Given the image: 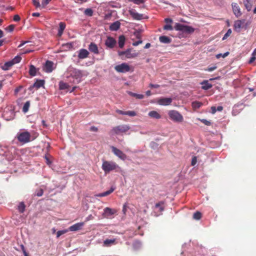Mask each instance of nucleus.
Returning a JSON list of instances; mask_svg holds the SVG:
<instances>
[{
	"mask_svg": "<svg viewBox=\"0 0 256 256\" xmlns=\"http://www.w3.org/2000/svg\"><path fill=\"white\" fill-rule=\"evenodd\" d=\"M84 222H81L73 224L68 228V231L74 232L78 230L84 226Z\"/></svg>",
	"mask_w": 256,
	"mask_h": 256,
	"instance_id": "4468645a",
	"label": "nucleus"
},
{
	"mask_svg": "<svg viewBox=\"0 0 256 256\" xmlns=\"http://www.w3.org/2000/svg\"><path fill=\"white\" fill-rule=\"evenodd\" d=\"M129 2H134L136 4H140L144 3V0H128Z\"/></svg>",
	"mask_w": 256,
	"mask_h": 256,
	"instance_id": "79ce46f5",
	"label": "nucleus"
},
{
	"mask_svg": "<svg viewBox=\"0 0 256 256\" xmlns=\"http://www.w3.org/2000/svg\"><path fill=\"white\" fill-rule=\"evenodd\" d=\"M160 41L164 44H170L172 42L171 38L167 36H161L159 38Z\"/></svg>",
	"mask_w": 256,
	"mask_h": 256,
	"instance_id": "412c9836",
	"label": "nucleus"
},
{
	"mask_svg": "<svg viewBox=\"0 0 256 256\" xmlns=\"http://www.w3.org/2000/svg\"><path fill=\"white\" fill-rule=\"evenodd\" d=\"M202 217V214L199 212H194L193 214V218L196 220H199Z\"/></svg>",
	"mask_w": 256,
	"mask_h": 256,
	"instance_id": "4c0bfd02",
	"label": "nucleus"
},
{
	"mask_svg": "<svg viewBox=\"0 0 256 256\" xmlns=\"http://www.w3.org/2000/svg\"><path fill=\"white\" fill-rule=\"evenodd\" d=\"M142 42V40H138V41H136V42H134L132 43V45H133L134 46H138V44H141Z\"/></svg>",
	"mask_w": 256,
	"mask_h": 256,
	"instance_id": "603ef678",
	"label": "nucleus"
},
{
	"mask_svg": "<svg viewBox=\"0 0 256 256\" xmlns=\"http://www.w3.org/2000/svg\"><path fill=\"white\" fill-rule=\"evenodd\" d=\"M168 116L170 118L176 122H182L183 120V116L176 110H170L168 112Z\"/></svg>",
	"mask_w": 256,
	"mask_h": 256,
	"instance_id": "423d86ee",
	"label": "nucleus"
},
{
	"mask_svg": "<svg viewBox=\"0 0 256 256\" xmlns=\"http://www.w3.org/2000/svg\"><path fill=\"white\" fill-rule=\"evenodd\" d=\"M105 44L108 47L113 48L116 44V41L111 37H108Z\"/></svg>",
	"mask_w": 256,
	"mask_h": 256,
	"instance_id": "2eb2a0df",
	"label": "nucleus"
},
{
	"mask_svg": "<svg viewBox=\"0 0 256 256\" xmlns=\"http://www.w3.org/2000/svg\"><path fill=\"white\" fill-rule=\"evenodd\" d=\"M22 58L20 56H16L12 60V62H14V64H15L18 63L20 62Z\"/></svg>",
	"mask_w": 256,
	"mask_h": 256,
	"instance_id": "ea45409f",
	"label": "nucleus"
},
{
	"mask_svg": "<svg viewBox=\"0 0 256 256\" xmlns=\"http://www.w3.org/2000/svg\"><path fill=\"white\" fill-rule=\"evenodd\" d=\"M94 218V217L92 216V214H90L86 218L85 222H86L89 220H92Z\"/></svg>",
	"mask_w": 256,
	"mask_h": 256,
	"instance_id": "3c124183",
	"label": "nucleus"
},
{
	"mask_svg": "<svg viewBox=\"0 0 256 256\" xmlns=\"http://www.w3.org/2000/svg\"><path fill=\"white\" fill-rule=\"evenodd\" d=\"M32 3L36 8L41 7L40 3L37 0H32Z\"/></svg>",
	"mask_w": 256,
	"mask_h": 256,
	"instance_id": "a18cd8bd",
	"label": "nucleus"
},
{
	"mask_svg": "<svg viewBox=\"0 0 256 256\" xmlns=\"http://www.w3.org/2000/svg\"><path fill=\"white\" fill-rule=\"evenodd\" d=\"M202 105V102L198 101L194 102L192 104V108L194 109L199 108Z\"/></svg>",
	"mask_w": 256,
	"mask_h": 256,
	"instance_id": "473e14b6",
	"label": "nucleus"
},
{
	"mask_svg": "<svg viewBox=\"0 0 256 256\" xmlns=\"http://www.w3.org/2000/svg\"><path fill=\"white\" fill-rule=\"evenodd\" d=\"M68 232V230H58L56 233L57 238L60 237L62 234H64Z\"/></svg>",
	"mask_w": 256,
	"mask_h": 256,
	"instance_id": "58836bf2",
	"label": "nucleus"
},
{
	"mask_svg": "<svg viewBox=\"0 0 256 256\" xmlns=\"http://www.w3.org/2000/svg\"><path fill=\"white\" fill-rule=\"evenodd\" d=\"M45 159L46 160V162L48 164H51V162L50 161L48 156H45Z\"/></svg>",
	"mask_w": 256,
	"mask_h": 256,
	"instance_id": "13d9d810",
	"label": "nucleus"
},
{
	"mask_svg": "<svg viewBox=\"0 0 256 256\" xmlns=\"http://www.w3.org/2000/svg\"><path fill=\"white\" fill-rule=\"evenodd\" d=\"M245 23V20H237L234 23V28L235 30H237L244 26Z\"/></svg>",
	"mask_w": 256,
	"mask_h": 256,
	"instance_id": "f3484780",
	"label": "nucleus"
},
{
	"mask_svg": "<svg viewBox=\"0 0 256 256\" xmlns=\"http://www.w3.org/2000/svg\"><path fill=\"white\" fill-rule=\"evenodd\" d=\"M125 42V38L124 36L122 35L118 38V46L120 48H122L124 46Z\"/></svg>",
	"mask_w": 256,
	"mask_h": 256,
	"instance_id": "bb28decb",
	"label": "nucleus"
},
{
	"mask_svg": "<svg viewBox=\"0 0 256 256\" xmlns=\"http://www.w3.org/2000/svg\"><path fill=\"white\" fill-rule=\"evenodd\" d=\"M36 73V67L33 65H30V66L29 74L32 76H35Z\"/></svg>",
	"mask_w": 256,
	"mask_h": 256,
	"instance_id": "cd10ccee",
	"label": "nucleus"
},
{
	"mask_svg": "<svg viewBox=\"0 0 256 256\" xmlns=\"http://www.w3.org/2000/svg\"><path fill=\"white\" fill-rule=\"evenodd\" d=\"M126 115H128L130 116H134L136 115V114L134 111H126Z\"/></svg>",
	"mask_w": 256,
	"mask_h": 256,
	"instance_id": "37998d69",
	"label": "nucleus"
},
{
	"mask_svg": "<svg viewBox=\"0 0 256 256\" xmlns=\"http://www.w3.org/2000/svg\"><path fill=\"white\" fill-rule=\"evenodd\" d=\"M202 89L207 90L212 88V86L211 84L208 82H204L202 83Z\"/></svg>",
	"mask_w": 256,
	"mask_h": 256,
	"instance_id": "c756f323",
	"label": "nucleus"
},
{
	"mask_svg": "<svg viewBox=\"0 0 256 256\" xmlns=\"http://www.w3.org/2000/svg\"><path fill=\"white\" fill-rule=\"evenodd\" d=\"M89 52L86 49H81L80 50L78 57L80 59H84L88 56Z\"/></svg>",
	"mask_w": 256,
	"mask_h": 256,
	"instance_id": "a211bd4d",
	"label": "nucleus"
},
{
	"mask_svg": "<svg viewBox=\"0 0 256 256\" xmlns=\"http://www.w3.org/2000/svg\"><path fill=\"white\" fill-rule=\"evenodd\" d=\"M130 129V126L128 124H121L116 126L112 128L110 132V135H122L126 134Z\"/></svg>",
	"mask_w": 256,
	"mask_h": 256,
	"instance_id": "7ed1b4c3",
	"label": "nucleus"
},
{
	"mask_svg": "<svg viewBox=\"0 0 256 256\" xmlns=\"http://www.w3.org/2000/svg\"><path fill=\"white\" fill-rule=\"evenodd\" d=\"M90 130L92 131V132H98V128L96 127L93 126L90 127Z\"/></svg>",
	"mask_w": 256,
	"mask_h": 256,
	"instance_id": "4d7b16f0",
	"label": "nucleus"
},
{
	"mask_svg": "<svg viewBox=\"0 0 256 256\" xmlns=\"http://www.w3.org/2000/svg\"><path fill=\"white\" fill-rule=\"evenodd\" d=\"M232 6L234 14L236 17L240 16L242 15V12L238 5L236 3H232Z\"/></svg>",
	"mask_w": 256,
	"mask_h": 256,
	"instance_id": "9b49d317",
	"label": "nucleus"
},
{
	"mask_svg": "<svg viewBox=\"0 0 256 256\" xmlns=\"http://www.w3.org/2000/svg\"><path fill=\"white\" fill-rule=\"evenodd\" d=\"M243 2L246 9L248 11H250L252 8V4L250 2V0H243Z\"/></svg>",
	"mask_w": 256,
	"mask_h": 256,
	"instance_id": "a878e982",
	"label": "nucleus"
},
{
	"mask_svg": "<svg viewBox=\"0 0 256 256\" xmlns=\"http://www.w3.org/2000/svg\"><path fill=\"white\" fill-rule=\"evenodd\" d=\"M117 212V210L114 208H111L108 207H106L104 208L102 216L106 218H110V216L114 214Z\"/></svg>",
	"mask_w": 256,
	"mask_h": 256,
	"instance_id": "6e6552de",
	"label": "nucleus"
},
{
	"mask_svg": "<svg viewBox=\"0 0 256 256\" xmlns=\"http://www.w3.org/2000/svg\"><path fill=\"white\" fill-rule=\"evenodd\" d=\"M102 168L105 174H108L110 171L118 168L119 166L114 162L104 160L102 162Z\"/></svg>",
	"mask_w": 256,
	"mask_h": 256,
	"instance_id": "20e7f679",
	"label": "nucleus"
},
{
	"mask_svg": "<svg viewBox=\"0 0 256 256\" xmlns=\"http://www.w3.org/2000/svg\"><path fill=\"white\" fill-rule=\"evenodd\" d=\"M126 57L128 58H134L138 56L136 53H131V49L126 50Z\"/></svg>",
	"mask_w": 256,
	"mask_h": 256,
	"instance_id": "393cba45",
	"label": "nucleus"
},
{
	"mask_svg": "<svg viewBox=\"0 0 256 256\" xmlns=\"http://www.w3.org/2000/svg\"><path fill=\"white\" fill-rule=\"evenodd\" d=\"M149 86L151 88H158L160 86L159 84H149Z\"/></svg>",
	"mask_w": 256,
	"mask_h": 256,
	"instance_id": "864d4df0",
	"label": "nucleus"
},
{
	"mask_svg": "<svg viewBox=\"0 0 256 256\" xmlns=\"http://www.w3.org/2000/svg\"><path fill=\"white\" fill-rule=\"evenodd\" d=\"M222 57V58H224V54H218L216 56V57L218 58H220V57Z\"/></svg>",
	"mask_w": 256,
	"mask_h": 256,
	"instance_id": "69168bd1",
	"label": "nucleus"
},
{
	"mask_svg": "<svg viewBox=\"0 0 256 256\" xmlns=\"http://www.w3.org/2000/svg\"><path fill=\"white\" fill-rule=\"evenodd\" d=\"M59 88L60 90H66L69 88V85L62 81L59 82Z\"/></svg>",
	"mask_w": 256,
	"mask_h": 256,
	"instance_id": "7c9ffc66",
	"label": "nucleus"
},
{
	"mask_svg": "<svg viewBox=\"0 0 256 256\" xmlns=\"http://www.w3.org/2000/svg\"><path fill=\"white\" fill-rule=\"evenodd\" d=\"M116 112L120 114L126 115V112L122 111V110H116Z\"/></svg>",
	"mask_w": 256,
	"mask_h": 256,
	"instance_id": "6e6d98bb",
	"label": "nucleus"
},
{
	"mask_svg": "<svg viewBox=\"0 0 256 256\" xmlns=\"http://www.w3.org/2000/svg\"><path fill=\"white\" fill-rule=\"evenodd\" d=\"M150 46V43H147V44L145 45V46H144V48H148Z\"/></svg>",
	"mask_w": 256,
	"mask_h": 256,
	"instance_id": "338daca9",
	"label": "nucleus"
},
{
	"mask_svg": "<svg viewBox=\"0 0 256 256\" xmlns=\"http://www.w3.org/2000/svg\"><path fill=\"white\" fill-rule=\"evenodd\" d=\"M148 116L152 118L156 119H160L161 118V116L156 111L152 110L149 112Z\"/></svg>",
	"mask_w": 256,
	"mask_h": 256,
	"instance_id": "4be33fe9",
	"label": "nucleus"
},
{
	"mask_svg": "<svg viewBox=\"0 0 256 256\" xmlns=\"http://www.w3.org/2000/svg\"><path fill=\"white\" fill-rule=\"evenodd\" d=\"M25 208H26V205L24 204V202H20L18 206V212L20 213H23L25 210Z\"/></svg>",
	"mask_w": 256,
	"mask_h": 256,
	"instance_id": "c85d7f7f",
	"label": "nucleus"
},
{
	"mask_svg": "<svg viewBox=\"0 0 256 256\" xmlns=\"http://www.w3.org/2000/svg\"><path fill=\"white\" fill-rule=\"evenodd\" d=\"M76 2H86L88 0H73Z\"/></svg>",
	"mask_w": 256,
	"mask_h": 256,
	"instance_id": "e2e57ef3",
	"label": "nucleus"
},
{
	"mask_svg": "<svg viewBox=\"0 0 256 256\" xmlns=\"http://www.w3.org/2000/svg\"><path fill=\"white\" fill-rule=\"evenodd\" d=\"M30 106V102L29 101H27L24 104L22 108V111L24 113L26 112L29 109Z\"/></svg>",
	"mask_w": 256,
	"mask_h": 256,
	"instance_id": "72a5a7b5",
	"label": "nucleus"
},
{
	"mask_svg": "<svg viewBox=\"0 0 256 256\" xmlns=\"http://www.w3.org/2000/svg\"><path fill=\"white\" fill-rule=\"evenodd\" d=\"M112 152L120 159L124 160L126 158V155L116 148L112 146Z\"/></svg>",
	"mask_w": 256,
	"mask_h": 256,
	"instance_id": "1a4fd4ad",
	"label": "nucleus"
},
{
	"mask_svg": "<svg viewBox=\"0 0 256 256\" xmlns=\"http://www.w3.org/2000/svg\"><path fill=\"white\" fill-rule=\"evenodd\" d=\"M114 69L116 72L122 73H125L130 70V66L126 63H122L117 65L114 67Z\"/></svg>",
	"mask_w": 256,
	"mask_h": 256,
	"instance_id": "0eeeda50",
	"label": "nucleus"
},
{
	"mask_svg": "<svg viewBox=\"0 0 256 256\" xmlns=\"http://www.w3.org/2000/svg\"><path fill=\"white\" fill-rule=\"evenodd\" d=\"M44 194V191L42 189H40L36 193V195L38 196H42Z\"/></svg>",
	"mask_w": 256,
	"mask_h": 256,
	"instance_id": "09e8293b",
	"label": "nucleus"
},
{
	"mask_svg": "<svg viewBox=\"0 0 256 256\" xmlns=\"http://www.w3.org/2000/svg\"><path fill=\"white\" fill-rule=\"evenodd\" d=\"M85 15L89 16H91L93 14V10L91 8H86L84 12Z\"/></svg>",
	"mask_w": 256,
	"mask_h": 256,
	"instance_id": "c9c22d12",
	"label": "nucleus"
},
{
	"mask_svg": "<svg viewBox=\"0 0 256 256\" xmlns=\"http://www.w3.org/2000/svg\"><path fill=\"white\" fill-rule=\"evenodd\" d=\"M130 94L132 96L135 97L138 99H142L144 98V96L142 94H137L134 93L132 92H130Z\"/></svg>",
	"mask_w": 256,
	"mask_h": 256,
	"instance_id": "f704fd0d",
	"label": "nucleus"
},
{
	"mask_svg": "<svg viewBox=\"0 0 256 256\" xmlns=\"http://www.w3.org/2000/svg\"><path fill=\"white\" fill-rule=\"evenodd\" d=\"M120 26V23L118 21H116L110 24V28L111 30L116 31L118 30Z\"/></svg>",
	"mask_w": 256,
	"mask_h": 256,
	"instance_id": "aec40b11",
	"label": "nucleus"
},
{
	"mask_svg": "<svg viewBox=\"0 0 256 256\" xmlns=\"http://www.w3.org/2000/svg\"><path fill=\"white\" fill-rule=\"evenodd\" d=\"M132 18L136 20H140L143 18V14H140L134 9H130L128 10Z\"/></svg>",
	"mask_w": 256,
	"mask_h": 256,
	"instance_id": "9d476101",
	"label": "nucleus"
},
{
	"mask_svg": "<svg viewBox=\"0 0 256 256\" xmlns=\"http://www.w3.org/2000/svg\"><path fill=\"white\" fill-rule=\"evenodd\" d=\"M255 60H256V57L254 56H252L249 60V63L250 64L252 63V62H254Z\"/></svg>",
	"mask_w": 256,
	"mask_h": 256,
	"instance_id": "052dcab7",
	"label": "nucleus"
},
{
	"mask_svg": "<svg viewBox=\"0 0 256 256\" xmlns=\"http://www.w3.org/2000/svg\"><path fill=\"white\" fill-rule=\"evenodd\" d=\"M196 162H197L196 157L194 156L192 160V162H191L192 166H194L196 164Z\"/></svg>",
	"mask_w": 256,
	"mask_h": 256,
	"instance_id": "8fccbe9b",
	"label": "nucleus"
},
{
	"mask_svg": "<svg viewBox=\"0 0 256 256\" xmlns=\"http://www.w3.org/2000/svg\"><path fill=\"white\" fill-rule=\"evenodd\" d=\"M44 84V80H37L32 86L30 87V90H32L34 88H36V89L40 88Z\"/></svg>",
	"mask_w": 256,
	"mask_h": 256,
	"instance_id": "dca6fc26",
	"label": "nucleus"
},
{
	"mask_svg": "<svg viewBox=\"0 0 256 256\" xmlns=\"http://www.w3.org/2000/svg\"><path fill=\"white\" fill-rule=\"evenodd\" d=\"M126 50L124 52H119L120 56H122V55H126Z\"/></svg>",
	"mask_w": 256,
	"mask_h": 256,
	"instance_id": "774afa93",
	"label": "nucleus"
},
{
	"mask_svg": "<svg viewBox=\"0 0 256 256\" xmlns=\"http://www.w3.org/2000/svg\"><path fill=\"white\" fill-rule=\"evenodd\" d=\"M14 26L13 24H11L9 26L6 30H8V32H12L14 30Z\"/></svg>",
	"mask_w": 256,
	"mask_h": 256,
	"instance_id": "de8ad7c7",
	"label": "nucleus"
},
{
	"mask_svg": "<svg viewBox=\"0 0 256 256\" xmlns=\"http://www.w3.org/2000/svg\"><path fill=\"white\" fill-rule=\"evenodd\" d=\"M50 1V0H42V4H40L41 7L42 8H45L46 6L48 4Z\"/></svg>",
	"mask_w": 256,
	"mask_h": 256,
	"instance_id": "c03bdc74",
	"label": "nucleus"
},
{
	"mask_svg": "<svg viewBox=\"0 0 256 256\" xmlns=\"http://www.w3.org/2000/svg\"><path fill=\"white\" fill-rule=\"evenodd\" d=\"M32 16H40V14L38 12H34L32 14Z\"/></svg>",
	"mask_w": 256,
	"mask_h": 256,
	"instance_id": "0e129e2a",
	"label": "nucleus"
},
{
	"mask_svg": "<svg viewBox=\"0 0 256 256\" xmlns=\"http://www.w3.org/2000/svg\"><path fill=\"white\" fill-rule=\"evenodd\" d=\"M16 138L22 144L29 142L34 140V138H31L32 136L30 133L27 131L18 133Z\"/></svg>",
	"mask_w": 256,
	"mask_h": 256,
	"instance_id": "39448f33",
	"label": "nucleus"
},
{
	"mask_svg": "<svg viewBox=\"0 0 256 256\" xmlns=\"http://www.w3.org/2000/svg\"><path fill=\"white\" fill-rule=\"evenodd\" d=\"M14 65V62L12 60L7 62L2 66V68L4 70H9Z\"/></svg>",
	"mask_w": 256,
	"mask_h": 256,
	"instance_id": "5701e85b",
	"label": "nucleus"
},
{
	"mask_svg": "<svg viewBox=\"0 0 256 256\" xmlns=\"http://www.w3.org/2000/svg\"><path fill=\"white\" fill-rule=\"evenodd\" d=\"M88 50L94 54H98V48L94 43L92 42L88 46Z\"/></svg>",
	"mask_w": 256,
	"mask_h": 256,
	"instance_id": "6ab92c4d",
	"label": "nucleus"
},
{
	"mask_svg": "<svg viewBox=\"0 0 256 256\" xmlns=\"http://www.w3.org/2000/svg\"><path fill=\"white\" fill-rule=\"evenodd\" d=\"M223 110V107L222 106H218L217 108L216 106H212L211 107V112L212 114H214L216 111L221 112Z\"/></svg>",
	"mask_w": 256,
	"mask_h": 256,
	"instance_id": "2f4dec72",
	"label": "nucleus"
},
{
	"mask_svg": "<svg viewBox=\"0 0 256 256\" xmlns=\"http://www.w3.org/2000/svg\"><path fill=\"white\" fill-rule=\"evenodd\" d=\"M14 20L16 22H18L20 20V17L18 15L16 14L14 17Z\"/></svg>",
	"mask_w": 256,
	"mask_h": 256,
	"instance_id": "5fc2aeb1",
	"label": "nucleus"
},
{
	"mask_svg": "<svg viewBox=\"0 0 256 256\" xmlns=\"http://www.w3.org/2000/svg\"><path fill=\"white\" fill-rule=\"evenodd\" d=\"M22 251H23V253L24 254V256H28V254L27 253V252H26V250H24V246H22Z\"/></svg>",
	"mask_w": 256,
	"mask_h": 256,
	"instance_id": "680f3d73",
	"label": "nucleus"
},
{
	"mask_svg": "<svg viewBox=\"0 0 256 256\" xmlns=\"http://www.w3.org/2000/svg\"><path fill=\"white\" fill-rule=\"evenodd\" d=\"M114 188H110V190H108L104 192L103 196H107L110 194L111 193H112L114 191Z\"/></svg>",
	"mask_w": 256,
	"mask_h": 256,
	"instance_id": "a19ab883",
	"label": "nucleus"
},
{
	"mask_svg": "<svg viewBox=\"0 0 256 256\" xmlns=\"http://www.w3.org/2000/svg\"><path fill=\"white\" fill-rule=\"evenodd\" d=\"M66 28V24L64 22H60L59 24V28L58 29V32H63Z\"/></svg>",
	"mask_w": 256,
	"mask_h": 256,
	"instance_id": "e433bc0d",
	"label": "nucleus"
},
{
	"mask_svg": "<svg viewBox=\"0 0 256 256\" xmlns=\"http://www.w3.org/2000/svg\"><path fill=\"white\" fill-rule=\"evenodd\" d=\"M172 20L170 18H166L164 22L166 24L164 26L163 28L165 30L172 31L174 29L176 31H181L182 32H194V30L192 27L184 25L180 23H176L173 28L172 26Z\"/></svg>",
	"mask_w": 256,
	"mask_h": 256,
	"instance_id": "f257e3e1",
	"label": "nucleus"
},
{
	"mask_svg": "<svg viewBox=\"0 0 256 256\" xmlns=\"http://www.w3.org/2000/svg\"><path fill=\"white\" fill-rule=\"evenodd\" d=\"M201 122L204 124L206 126H210L211 124V122L210 121H208L206 119H201L200 120Z\"/></svg>",
	"mask_w": 256,
	"mask_h": 256,
	"instance_id": "49530a36",
	"label": "nucleus"
},
{
	"mask_svg": "<svg viewBox=\"0 0 256 256\" xmlns=\"http://www.w3.org/2000/svg\"><path fill=\"white\" fill-rule=\"evenodd\" d=\"M53 62L50 60H47L44 66V70L46 72H50L53 70Z\"/></svg>",
	"mask_w": 256,
	"mask_h": 256,
	"instance_id": "ddd939ff",
	"label": "nucleus"
},
{
	"mask_svg": "<svg viewBox=\"0 0 256 256\" xmlns=\"http://www.w3.org/2000/svg\"><path fill=\"white\" fill-rule=\"evenodd\" d=\"M116 244V239H106L104 242V245L106 246H109Z\"/></svg>",
	"mask_w": 256,
	"mask_h": 256,
	"instance_id": "b1692460",
	"label": "nucleus"
},
{
	"mask_svg": "<svg viewBox=\"0 0 256 256\" xmlns=\"http://www.w3.org/2000/svg\"><path fill=\"white\" fill-rule=\"evenodd\" d=\"M216 68V66L208 67L206 70L209 72H212V71H213Z\"/></svg>",
	"mask_w": 256,
	"mask_h": 256,
	"instance_id": "bf43d9fd",
	"label": "nucleus"
},
{
	"mask_svg": "<svg viewBox=\"0 0 256 256\" xmlns=\"http://www.w3.org/2000/svg\"><path fill=\"white\" fill-rule=\"evenodd\" d=\"M158 102L160 105L168 106L172 103V99L170 98H160L158 100Z\"/></svg>",
	"mask_w": 256,
	"mask_h": 256,
	"instance_id": "f8f14e48",
	"label": "nucleus"
},
{
	"mask_svg": "<svg viewBox=\"0 0 256 256\" xmlns=\"http://www.w3.org/2000/svg\"><path fill=\"white\" fill-rule=\"evenodd\" d=\"M66 76L68 78H72V82L75 84H79L82 81V73L80 70L69 66L66 72Z\"/></svg>",
	"mask_w": 256,
	"mask_h": 256,
	"instance_id": "f03ea898",
	"label": "nucleus"
}]
</instances>
